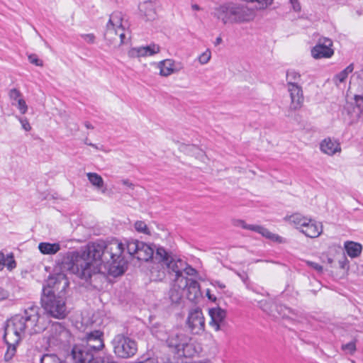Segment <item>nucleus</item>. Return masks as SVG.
<instances>
[{
    "label": "nucleus",
    "instance_id": "9d476101",
    "mask_svg": "<svg viewBox=\"0 0 363 363\" xmlns=\"http://www.w3.org/2000/svg\"><path fill=\"white\" fill-rule=\"evenodd\" d=\"M126 249L130 255L135 256L138 260L148 262L155 261L154 249L147 243L138 240H132L127 242Z\"/></svg>",
    "mask_w": 363,
    "mask_h": 363
},
{
    "label": "nucleus",
    "instance_id": "bb28decb",
    "mask_svg": "<svg viewBox=\"0 0 363 363\" xmlns=\"http://www.w3.org/2000/svg\"><path fill=\"white\" fill-rule=\"evenodd\" d=\"M155 263L150 269V279L154 281H162L166 277V267L162 262L155 261Z\"/></svg>",
    "mask_w": 363,
    "mask_h": 363
},
{
    "label": "nucleus",
    "instance_id": "f03ea898",
    "mask_svg": "<svg viewBox=\"0 0 363 363\" xmlns=\"http://www.w3.org/2000/svg\"><path fill=\"white\" fill-rule=\"evenodd\" d=\"M38 307L31 306L25 309L23 315H16L7 320L4 329V339L8 346L4 355L5 361H10L16 354V345L27 330L30 335L39 333L45 330L40 324Z\"/></svg>",
    "mask_w": 363,
    "mask_h": 363
},
{
    "label": "nucleus",
    "instance_id": "f3484780",
    "mask_svg": "<svg viewBox=\"0 0 363 363\" xmlns=\"http://www.w3.org/2000/svg\"><path fill=\"white\" fill-rule=\"evenodd\" d=\"M174 283L169 292V299L173 303H178L184 295L186 282L184 278L179 277L177 279H173Z\"/></svg>",
    "mask_w": 363,
    "mask_h": 363
},
{
    "label": "nucleus",
    "instance_id": "9b49d317",
    "mask_svg": "<svg viewBox=\"0 0 363 363\" xmlns=\"http://www.w3.org/2000/svg\"><path fill=\"white\" fill-rule=\"evenodd\" d=\"M186 324L191 332L194 334H200L205 330V318L199 308L189 311Z\"/></svg>",
    "mask_w": 363,
    "mask_h": 363
},
{
    "label": "nucleus",
    "instance_id": "13d9d810",
    "mask_svg": "<svg viewBox=\"0 0 363 363\" xmlns=\"http://www.w3.org/2000/svg\"><path fill=\"white\" fill-rule=\"evenodd\" d=\"M221 42H222V38L220 37H218L216 40L215 44H216V45H218L220 44Z\"/></svg>",
    "mask_w": 363,
    "mask_h": 363
},
{
    "label": "nucleus",
    "instance_id": "20e7f679",
    "mask_svg": "<svg viewBox=\"0 0 363 363\" xmlns=\"http://www.w3.org/2000/svg\"><path fill=\"white\" fill-rule=\"evenodd\" d=\"M214 16L226 24H243L254 21L256 11L243 3H228L215 9Z\"/></svg>",
    "mask_w": 363,
    "mask_h": 363
},
{
    "label": "nucleus",
    "instance_id": "49530a36",
    "mask_svg": "<svg viewBox=\"0 0 363 363\" xmlns=\"http://www.w3.org/2000/svg\"><path fill=\"white\" fill-rule=\"evenodd\" d=\"M196 273V269H194L193 267L189 266L187 264V263L186 262V268L183 271V275H184V274H185L186 275L192 276V275H194Z\"/></svg>",
    "mask_w": 363,
    "mask_h": 363
},
{
    "label": "nucleus",
    "instance_id": "de8ad7c7",
    "mask_svg": "<svg viewBox=\"0 0 363 363\" xmlns=\"http://www.w3.org/2000/svg\"><path fill=\"white\" fill-rule=\"evenodd\" d=\"M9 296L10 293L7 290L0 287V301L7 299Z\"/></svg>",
    "mask_w": 363,
    "mask_h": 363
},
{
    "label": "nucleus",
    "instance_id": "b1692460",
    "mask_svg": "<svg viewBox=\"0 0 363 363\" xmlns=\"http://www.w3.org/2000/svg\"><path fill=\"white\" fill-rule=\"evenodd\" d=\"M9 96L11 101V104L17 106L22 114L26 113L28 110V106L20 91L15 88L11 89L9 91Z\"/></svg>",
    "mask_w": 363,
    "mask_h": 363
},
{
    "label": "nucleus",
    "instance_id": "37998d69",
    "mask_svg": "<svg viewBox=\"0 0 363 363\" xmlns=\"http://www.w3.org/2000/svg\"><path fill=\"white\" fill-rule=\"evenodd\" d=\"M355 105L354 106L357 108H359L360 111H363V96L362 95H356L354 96Z\"/></svg>",
    "mask_w": 363,
    "mask_h": 363
},
{
    "label": "nucleus",
    "instance_id": "2f4dec72",
    "mask_svg": "<svg viewBox=\"0 0 363 363\" xmlns=\"http://www.w3.org/2000/svg\"><path fill=\"white\" fill-rule=\"evenodd\" d=\"M89 182L97 189H101L104 186L103 178L97 173L89 172L86 174Z\"/></svg>",
    "mask_w": 363,
    "mask_h": 363
},
{
    "label": "nucleus",
    "instance_id": "dca6fc26",
    "mask_svg": "<svg viewBox=\"0 0 363 363\" xmlns=\"http://www.w3.org/2000/svg\"><path fill=\"white\" fill-rule=\"evenodd\" d=\"M49 341L51 342L62 343L68 341L69 331L60 323L56 322L51 325L49 329Z\"/></svg>",
    "mask_w": 363,
    "mask_h": 363
},
{
    "label": "nucleus",
    "instance_id": "412c9836",
    "mask_svg": "<svg viewBox=\"0 0 363 363\" xmlns=\"http://www.w3.org/2000/svg\"><path fill=\"white\" fill-rule=\"evenodd\" d=\"M157 0H148L140 3L138 6L140 15L146 21H152L156 18Z\"/></svg>",
    "mask_w": 363,
    "mask_h": 363
},
{
    "label": "nucleus",
    "instance_id": "ea45409f",
    "mask_svg": "<svg viewBox=\"0 0 363 363\" xmlns=\"http://www.w3.org/2000/svg\"><path fill=\"white\" fill-rule=\"evenodd\" d=\"M342 349L344 351H347L350 354H352L356 350V344L355 342L352 341L350 342H348L347 344L342 345Z\"/></svg>",
    "mask_w": 363,
    "mask_h": 363
},
{
    "label": "nucleus",
    "instance_id": "a878e982",
    "mask_svg": "<svg viewBox=\"0 0 363 363\" xmlns=\"http://www.w3.org/2000/svg\"><path fill=\"white\" fill-rule=\"evenodd\" d=\"M320 150L328 155H333L336 152H340L341 151V147L337 141L333 140L329 138L321 142Z\"/></svg>",
    "mask_w": 363,
    "mask_h": 363
},
{
    "label": "nucleus",
    "instance_id": "8fccbe9b",
    "mask_svg": "<svg viewBox=\"0 0 363 363\" xmlns=\"http://www.w3.org/2000/svg\"><path fill=\"white\" fill-rule=\"evenodd\" d=\"M291 3L293 5L294 11H299L301 10L300 4L297 0H291Z\"/></svg>",
    "mask_w": 363,
    "mask_h": 363
},
{
    "label": "nucleus",
    "instance_id": "bf43d9fd",
    "mask_svg": "<svg viewBox=\"0 0 363 363\" xmlns=\"http://www.w3.org/2000/svg\"><path fill=\"white\" fill-rule=\"evenodd\" d=\"M85 143H86V145H90V146H91V147H93L96 148V149H99V148H98V147H97V145H95V144H93V143H86V142H85Z\"/></svg>",
    "mask_w": 363,
    "mask_h": 363
},
{
    "label": "nucleus",
    "instance_id": "7c9ffc66",
    "mask_svg": "<svg viewBox=\"0 0 363 363\" xmlns=\"http://www.w3.org/2000/svg\"><path fill=\"white\" fill-rule=\"evenodd\" d=\"M253 231L261 234L263 237L268 238L271 240L276 241L278 242H281L282 241V238L280 236L271 233L269 230L262 226L255 225Z\"/></svg>",
    "mask_w": 363,
    "mask_h": 363
},
{
    "label": "nucleus",
    "instance_id": "6e6d98bb",
    "mask_svg": "<svg viewBox=\"0 0 363 363\" xmlns=\"http://www.w3.org/2000/svg\"><path fill=\"white\" fill-rule=\"evenodd\" d=\"M84 125L86 128H89V129H94V126L88 121H86L84 123Z\"/></svg>",
    "mask_w": 363,
    "mask_h": 363
},
{
    "label": "nucleus",
    "instance_id": "5fc2aeb1",
    "mask_svg": "<svg viewBox=\"0 0 363 363\" xmlns=\"http://www.w3.org/2000/svg\"><path fill=\"white\" fill-rule=\"evenodd\" d=\"M191 9L194 11H200L201 9V7L196 4L191 5Z\"/></svg>",
    "mask_w": 363,
    "mask_h": 363
},
{
    "label": "nucleus",
    "instance_id": "6ab92c4d",
    "mask_svg": "<svg viewBox=\"0 0 363 363\" xmlns=\"http://www.w3.org/2000/svg\"><path fill=\"white\" fill-rule=\"evenodd\" d=\"M186 282V287H185L184 295L191 302H197L199 298L202 297L200 290L199 283L192 279L184 278Z\"/></svg>",
    "mask_w": 363,
    "mask_h": 363
},
{
    "label": "nucleus",
    "instance_id": "e433bc0d",
    "mask_svg": "<svg viewBox=\"0 0 363 363\" xmlns=\"http://www.w3.org/2000/svg\"><path fill=\"white\" fill-rule=\"evenodd\" d=\"M185 148L188 153H192L196 157H202L204 156L203 152L196 145H188Z\"/></svg>",
    "mask_w": 363,
    "mask_h": 363
},
{
    "label": "nucleus",
    "instance_id": "09e8293b",
    "mask_svg": "<svg viewBox=\"0 0 363 363\" xmlns=\"http://www.w3.org/2000/svg\"><path fill=\"white\" fill-rule=\"evenodd\" d=\"M121 183L130 189H133L135 187V184L130 182L128 179H123Z\"/></svg>",
    "mask_w": 363,
    "mask_h": 363
},
{
    "label": "nucleus",
    "instance_id": "c85d7f7f",
    "mask_svg": "<svg viewBox=\"0 0 363 363\" xmlns=\"http://www.w3.org/2000/svg\"><path fill=\"white\" fill-rule=\"evenodd\" d=\"M345 248L347 255L352 258L358 257L362 249L360 244L352 241L346 242L345 244Z\"/></svg>",
    "mask_w": 363,
    "mask_h": 363
},
{
    "label": "nucleus",
    "instance_id": "f257e3e1",
    "mask_svg": "<svg viewBox=\"0 0 363 363\" xmlns=\"http://www.w3.org/2000/svg\"><path fill=\"white\" fill-rule=\"evenodd\" d=\"M124 246L118 240L110 242L98 240L89 244L79 251L60 254L57 261L62 272L75 274L81 279L93 282L98 278H104L106 271L114 277L125 272L126 262L122 257Z\"/></svg>",
    "mask_w": 363,
    "mask_h": 363
},
{
    "label": "nucleus",
    "instance_id": "72a5a7b5",
    "mask_svg": "<svg viewBox=\"0 0 363 363\" xmlns=\"http://www.w3.org/2000/svg\"><path fill=\"white\" fill-rule=\"evenodd\" d=\"M40 363H66L55 354H45L40 358Z\"/></svg>",
    "mask_w": 363,
    "mask_h": 363
},
{
    "label": "nucleus",
    "instance_id": "4468645a",
    "mask_svg": "<svg viewBox=\"0 0 363 363\" xmlns=\"http://www.w3.org/2000/svg\"><path fill=\"white\" fill-rule=\"evenodd\" d=\"M333 41L328 38H319L317 44L311 50V55L315 59L329 58L334 54Z\"/></svg>",
    "mask_w": 363,
    "mask_h": 363
},
{
    "label": "nucleus",
    "instance_id": "aec40b11",
    "mask_svg": "<svg viewBox=\"0 0 363 363\" xmlns=\"http://www.w3.org/2000/svg\"><path fill=\"white\" fill-rule=\"evenodd\" d=\"M209 315L211 317L210 325L216 331L220 330L221 325L224 323L226 317V311L220 307L209 309Z\"/></svg>",
    "mask_w": 363,
    "mask_h": 363
},
{
    "label": "nucleus",
    "instance_id": "473e14b6",
    "mask_svg": "<svg viewBox=\"0 0 363 363\" xmlns=\"http://www.w3.org/2000/svg\"><path fill=\"white\" fill-rule=\"evenodd\" d=\"M354 69L353 64L349 65L345 69L338 73L335 76L334 81L337 83V82L342 83L344 82L345 80L347 78V76L350 73L352 72Z\"/></svg>",
    "mask_w": 363,
    "mask_h": 363
},
{
    "label": "nucleus",
    "instance_id": "58836bf2",
    "mask_svg": "<svg viewBox=\"0 0 363 363\" xmlns=\"http://www.w3.org/2000/svg\"><path fill=\"white\" fill-rule=\"evenodd\" d=\"M234 225L237 227H241L243 229H247L253 231L255 225H248L243 220H236L234 223Z\"/></svg>",
    "mask_w": 363,
    "mask_h": 363
},
{
    "label": "nucleus",
    "instance_id": "680f3d73",
    "mask_svg": "<svg viewBox=\"0 0 363 363\" xmlns=\"http://www.w3.org/2000/svg\"><path fill=\"white\" fill-rule=\"evenodd\" d=\"M102 192H103V193H105V192H106V190H105V189H103V190H102Z\"/></svg>",
    "mask_w": 363,
    "mask_h": 363
},
{
    "label": "nucleus",
    "instance_id": "3c124183",
    "mask_svg": "<svg viewBox=\"0 0 363 363\" xmlns=\"http://www.w3.org/2000/svg\"><path fill=\"white\" fill-rule=\"evenodd\" d=\"M6 265V259L4 253L0 252V270Z\"/></svg>",
    "mask_w": 363,
    "mask_h": 363
},
{
    "label": "nucleus",
    "instance_id": "603ef678",
    "mask_svg": "<svg viewBox=\"0 0 363 363\" xmlns=\"http://www.w3.org/2000/svg\"><path fill=\"white\" fill-rule=\"evenodd\" d=\"M11 260L9 261L7 264H6V265L8 267V269H12L14 267H16V262H15V260L13 259L12 256L11 257Z\"/></svg>",
    "mask_w": 363,
    "mask_h": 363
},
{
    "label": "nucleus",
    "instance_id": "423d86ee",
    "mask_svg": "<svg viewBox=\"0 0 363 363\" xmlns=\"http://www.w3.org/2000/svg\"><path fill=\"white\" fill-rule=\"evenodd\" d=\"M155 259V261L165 264L168 273L174 276V279H177L179 277L187 278V277L183 275V271L186 268V262L172 256L164 247H158L156 249Z\"/></svg>",
    "mask_w": 363,
    "mask_h": 363
},
{
    "label": "nucleus",
    "instance_id": "a211bd4d",
    "mask_svg": "<svg viewBox=\"0 0 363 363\" xmlns=\"http://www.w3.org/2000/svg\"><path fill=\"white\" fill-rule=\"evenodd\" d=\"M160 48L158 45L151 44L147 46L133 48L128 52V55L131 58H137L147 56H152L160 52Z\"/></svg>",
    "mask_w": 363,
    "mask_h": 363
},
{
    "label": "nucleus",
    "instance_id": "a19ab883",
    "mask_svg": "<svg viewBox=\"0 0 363 363\" xmlns=\"http://www.w3.org/2000/svg\"><path fill=\"white\" fill-rule=\"evenodd\" d=\"M28 60L31 64H33L36 66L43 67V62L41 60H40L35 54H31L28 56Z\"/></svg>",
    "mask_w": 363,
    "mask_h": 363
},
{
    "label": "nucleus",
    "instance_id": "4c0bfd02",
    "mask_svg": "<svg viewBox=\"0 0 363 363\" xmlns=\"http://www.w3.org/2000/svg\"><path fill=\"white\" fill-rule=\"evenodd\" d=\"M211 57V52L209 50H206L204 52L199 55L198 60L200 64L205 65L208 63Z\"/></svg>",
    "mask_w": 363,
    "mask_h": 363
},
{
    "label": "nucleus",
    "instance_id": "c756f323",
    "mask_svg": "<svg viewBox=\"0 0 363 363\" xmlns=\"http://www.w3.org/2000/svg\"><path fill=\"white\" fill-rule=\"evenodd\" d=\"M285 219L294 224L297 228L300 229L308 223V218L300 213H294L286 217Z\"/></svg>",
    "mask_w": 363,
    "mask_h": 363
},
{
    "label": "nucleus",
    "instance_id": "79ce46f5",
    "mask_svg": "<svg viewBox=\"0 0 363 363\" xmlns=\"http://www.w3.org/2000/svg\"><path fill=\"white\" fill-rule=\"evenodd\" d=\"M18 120L21 124V126L22 128L26 130V131H30L31 130V126L28 121V119L26 118H21V117H18Z\"/></svg>",
    "mask_w": 363,
    "mask_h": 363
},
{
    "label": "nucleus",
    "instance_id": "2eb2a0df",
    "mask_svg": "<svg viewBox=\"0 0 363 363\" xmlns=\"http://www.w3.org/2000/svg\"><path fill=\"white\" fill-rule=\"evenodd\" d=\"M287 88L291 97L290 108L293 110L301 108L304 101L302 87L295 82H290L287 83Z\"/></svg>",
    "mask_w": 363,
    "mask_h": 363
},
{
    "label": "nucleus",
    "instance_id": "a18cd8bd",
    "mask_svg": "<svg viewBox=\"0 0 363 363\" xmlns=\"http://www.w3.org/2000/svg\"><path fill=\"white\" fill-rule=\"evenodd\" d=\"M81 37L89 43H94L95 41V35L92 33L82 34Z\"/></svg>",
    "mask_w": 363,
    "mask_h": 363
},
{
    "label": "nucleus",
    "instance_id": "052dcab7",
    "mask_svg": "<svg viewBox=\"0 0 363 363\" xmlns=\"http://www.w3.org/2000/svg\"><path fill=\"white\" fill-rule=\"evenodd\" d=\"M219 286H220V288H223V287H225V286H224V285H222V284H220V285H219Z\"/></svg>",
    "mask_w": 363,
    "mask_h": 363
},
{
    "label": "nucleus",
    "instance_id": "c03bdc74",
    "mask_svg": "<svg viewBox=\"0 0 363 363\" xmlns=\"http://www.w3.org/2000/svg\"><path fill=\"white\" fill-rule=\"evenodd\" d=\"M306 264L311 267L312 269H315V271H317L318 272H320L321 273L323 272V266H321L320 264L316 263V262H311V261H307L306 262Z\"/></svg>",
    "mask_w": 363,
    "mask_h": 363
},
{
    "label": "nucleus",
    "instance_id": "5701e85b",
    "mask_svg": "<svg viewBox=\"0 0 363 363\" xmlns=\"http://www.w3.org/2000/svg\"><path fill=\"white\" fill-rule=\"evenodd\" d=\"M362 112L359 108H357L352 103L347 104L344 107L342 115L345 121L348 122L350 125H352L357 123L361 117Z\"/></svg>",
    "mask_w": 363,
    "mask_h": 363
},
{
    "label": "nucleus",
    "instance_id": "4d7b16f0",
    "mask_svg": "<svg viewBox=\"0 0 363 363\" xmlns=\"http://www.w3.org/2000/svg\"><path fill=\"white\" fill-rule=\"evenodd\" d=\"M207 296L210 300H212L213 301H216V298L215 296H213L211 294H210L209 291H207Z\"/></svg>",
    "mask_w": 363,
    "mask_h": 363
},
{
    "label": "nucleus",
    "instance_id": "6e6552de",
    "mask_svg": "<svg viewBox=\"0 0 363 363\" xmlns=\"http://www.w3.org/2000/svg\"><path fill=\"white\" fill-rule=\"evenodd\" d=\"M112 345L115 354L121 358H130L138 351L137 342L123 334L116 335L112 340Z\"/></svg>",
    "mask_w": 363,
    "mask_h": 363
},
{
    "label": "nucleus",
    "instance_id": "f8f14e48",
    "mask_svg": "<svg viewBox=\"0 0 363 363\" xmlns=\"http://www.w3.org/2000/svg\"><path fill=\"white\" fill-rule=\"evenodd\" d=\"M84 345L96 353L104 347V333L99 330H94L85 333L82 338Z\"/></svg>",
    "mask_w": 363,
    "mask_h": 363
},
{
    "label": "nucleus",
    "instance_id": "393cba45",
    "mask_svg": "<svg viewBox=\"0 0 363 363\" xmlns=\"http://www.w3.org/2000/svg\"><path fill=\"white\" fill-rule=\"evenodd\" d=\"M301 232L308 238H317L322 233V225L308 218V223L302 227Z\"/></svg>",
    "mask_w": 363,
    "mask_h": 363
},
{
    "label": "nucleus",
    "instance_id": "f704fd0d",
    "mask_svg": "<svg viewBox=\"0 0 363 363\" xmlns=\"http://www.w3.org/2000/svg\"><path fill=\"white\" fill-rule=\"evenodd\" d=\"M135 229L140 233L150 235V230L144 221L137 220L134 224Z\"/></svg>",
    "mask_w": 363,
    "mask_h": 363
},
{
    "label": "nucleus",
    "instance_id": "ddd939ff",
    "mask_svg": "<svg viewBox=\"0 0 363 363\" xmlns=\"http://www.w3.org/2000/svg\"><path fill=\"white\" fill-rule=\"evenodd\" d=\"M95 353L84 345V343L73 346L69 356L74 363H96Z\"/></svg>",
    "mask_w": 363,
    "mask_h": 363
},
{
    "label": "nucleus",
    "instance_id": "4be33fe9",
    "mask_svg": "<svg viewBox=\"0 0 363 363\" xmlns=\"http://www.w3.org/2000/svg\"><path fill=\"white\" fill-rule=\"evenodd\" d=\"M160 74L163 77L179 72L182 69L180 63H176L174 60L167 59L159 62Z\"/></svg>",
    "mask_w": 363,
    "mask_h": 363
},
{
    "label": "nucleus",
    "instance_id": "1a4fd4ad",
    "mask_svg": "<svg viewBox=\"0 0 363 363\" xmlns=\"http://www.w3.org/2000/svg\"><path fill=\"white\" fill-rule=\"evenodd\" d=\"M69 282L67 276L63 273L50 275L43 285L42 294H57L65 296Z\"/></svg>",
    "mask_w": 363,
    "mask_h": 363
},
{
    "label": "nucleus",
    "instance_id": "c9c22d12",
    "mask_svg": "<svg viewBox=\"0 0 363 363\" xmlns=\"http://www.w3.org/2000/svg\"><path fill=\"white\" fill-rule=\"evenodd\" d=\"M301 74L294 69H290L286 72L287 83L290 82H295L297 84L301 80Z\"/></svg>",
    "mask_w": 363,
    "mask_h": 363
},
{
    "label": "nucleus",
    "instance_id": "0eeeda50",
    "mask_svg": "<svg viewBox=\"0 0 363 363\" xmlns=\"http://www.w3.org/2000/svg\"><path fill=\"white\" fill-rule=\"evenodd\" d=\"M123 16L120 11H114L111 16L109 21L106 25V30L104 33V38L111 44L120 39L119 45L125 43L126 33L124 26L123 25Z\"/></svg>",
    "mask_w": 363,
    "mask_h": 363
},
{
    "label": "nucleus",
    "instance_id": "7ed1b4c3",
    "mask_svg": "<svg viewBox=\"0 0 363 363\" xmlns=\"http://www.w3.org/2000/svg\"><path fill=\"white\" fill-rule=\"evenodd\" d=\"M152 332L177 357H192L199 352L191 338L179 329L169 330L160 325L153 328Z\"/></svg>",
    "mask_w": 363,
    "mask_h": 363
},
{
    "label": "nucleus",
    "instance_id": "cd10ccee",
    "mask_svg": "<svg viewBox=\"0 0 363 363\" xmlns=\"http://www.w3.org/2000/svg\"><path fill=\"white\" fill-rule=\"evenodd\" d=\"M40 252L43 255H55L58 252L60 249V245L57 242L50 243L46 242H40L38 245Z\"/></svg>",
    "mask_w": 363,
    "mask_h": 363
},
{
    "label": "nucleus",
    "instance_id": "864d4df0",
    "mask_svg": "<svg viewBox=\"0 0 363 363\" xmlns=\"http://www.w3.org/2000/svg\"><path fill=\"white\" fill-rule=\"evenodd\" d=\"M138 363H158L157 359L154 358H147L144 361L139 362Z\"/></svg>",
    "mask_w": 363,
    "mask_h": 363
},
{
    "label": "nucleus",
    "instance_id": "39448f33",
    "mask_svg": "<svg viewBox=\"0 0 363 363\" xmlns=\"http://www.w3.org/2000/svg\"><path fill=\"white\" fill-rule=\"evenodd\" d=\"M46 293L42 294L40 298L41 306L45 313L54 318H65L68 313L65 296Z\"/></svg>",
    "mask_w": 363,
    "mask_h": 363
}]
</instances>
